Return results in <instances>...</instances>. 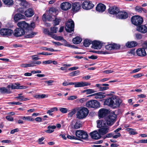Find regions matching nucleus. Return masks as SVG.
<instances>
[{
	"label": "nucleus",
	"instance_id": "1",
	"mask_svg": "<svg viewBox=\"0 0 147 147\" xmlns=\"http://www.w3.org/2000/svg\"><path fill=\"white\" fill-rule=\"evenodd\" d=\"M18 26L20 27L25 32V35L24 37L26 38H31L37 34V32L32 31L35 27L34 22H32L29 24L25 21H21L18 22Z\"/></svg>",
	"mask_w": 147,
	"mask_h": 147
},
{
	"label": "nucleus",
	"instance_id": "2",
	"mask_svg": "<svg viewBox=\"0 0 147 147\" xmlns=\"http://www.w3.org/2000/svg\"><path fill=\"white\" fill-rule=\"evenodd\" d=\"M117 115L114 112L110 113L104 121L106 126H111L114 124L117 118Z\"/></svg>",
	"mask_w": 147,
	"mask_h": 147
},
{
	"label": "nucleus",
	"instance_id": "3",
	"mask_svg": "<svg viewBox=\"0 0 147 147\" xmlns=\"http://www.w3.org/2000/svg\"><path fill=\"white\" fill-rule=\"evenodd\" d=\"M131 20L132 24L136 27L142 24L143 22V18L139 15L132 16Z\"/></svg>",
	"mask_w": 147,
	"mask_h": 147
},
{
	"label": "nucleus",
	"instance_id": "4",
	"mask_svg": "<svg viewBox=\"0 0 147 147\" xmlns=\"http://www.w3.org/2000/svg\"><path fill=\"white\" fill-rule=\"evenodd\" d=\"M89 113V110L86 108L83 107L77 113V118L80 119H82L86 117Z\"/></svg>",
	"mask_w": 147,
	"mask_h": 147
},
{
	"label": "nucleus",
	"instance_id": "5",
	"mask_svg": "<svg viewBox=\"0 0 147 147\" xmlns=\"http://www.w3.org/2000/svg\"><path fill=\"white\" fill-rule=\"evenodd\" d=\"M75 134L76 137L79 139L78 140H81V139L86 140L88 137V135L87 133L82 130H77L76 131Z\"/></svg>",
	"mask_w": 147,
	"mask_h": 147
},
{
	"label": "nucleus",
	"instance_id": "6",
	"mask_svg": "<svg viewBox=\"0 0 147 147\" xmlns=\"http://www.w3.org/2000/svg\"><path fill=\"white\" fill-rule=\"evenodd\" d=\"M86 105L88 108L97 109L100 107V105L99 102L96 100H93L88 101Z\"/></svg>",
	"mask_w": 147,
	"mask_h": 147
},
{
	"label": "nucleus",
	"instance_id": "7",
	"mask_svg": "<svg viewBox=\"0 0 147 147\" xmlns=\"http://www.w3.org/2000/svg\"><path fill=\"white\" fill-rule=\"evenodd\" d=\"M147 42H145L142 45V48H140L138 49L136 51L138 55L144 57L145 56L146 53L145 49H147Z\"/></svg>",
	"mask_w": 147,
	"mask_h": 147
},
{
	"label": "nucleus",
	"instance_id": "8",
	"mask_svg": "<svg viewBox=\"0 0 147 147\" xmlns=\"http://www.w3.org/2000/svg\"><path fill=\"white\" fill-rule=\"evenodd\" d=\"M65 30L67 32L70 33L74 31V23L71 19H69L65 23Z\"/></svg>",
	"mask_w": 147,
	"mask_h": 147
},
{
	"label": "nucleus",
	"instance_id": "9",
	"mask_svg": "<svg viewBox=\"0 0 147 147\" xmlns=\"http://www.w3.org/2000/svg\"><path fill=\"white\" fill-rule=\"evenodd\" d=\"M82 8L86 10H89L92 9L94 6L92 1L88 0L84 1L82 3Z\"/></svg>",
	"mask_w": 147,
	"mask_h": 147
},
{
	"label": "nucleus",
	"instance_id": "10",
	"mask_svg": "<svg viewBox=\"0 0 147 147\" xmlns=\"http://www.w3.org/2000/svg\"><path fill=\"white\" fill-rule=\"evenodd\" d=\"M112 107L115 109L119 107L121 103V100L118 97L112 96Z\"/></svg>",
	"mask_w": 147,
	"mask_h": 147
},
{
	"label": "nucleus",
	"instance_id": "11",
	"mask_svg": "<svg viewBox=\"0 0 147 147\" xmlns=\"http://www.w3.org/2000/svg\"><path fill=\"white\" fill-rule=\"evenodd\" d=\"M82 4L80 2H75L71 4V10L74 12H77L81 9Z\"/></svg>",
	"mask_w": 147,
	"mask_h": 147
},
{
	"label": "nucleus",
	"instance_id": "12",
	"mask_svg": "<svg viewBox=\"0 0 147 147\" xmlns=\"http://www.w3.org/2000/svg\"><path fill=\"white\" fill-rule=\"evenodd\" d=\"M7 88H11V89H24L27 88V87L26 86H20V84L19 83H14L11 84V85H8Z\"/></svg>",
	"mask_w": 147,
	"mask_h": 147
},
{
	"label": "nucleus",
	"instance_id": "13",
	"mask_svg": "<svg viewBox=\"0 0 147 147\" xmlns=\"http://www.w3.org/2000/svg\"><path fill=\"white\" fill-rule=\"evenodd\" d=\"M109 113V110L104 108L100 109L98 112V116L99 119L105 117Z\"/></svg>",
	"mask_w": 147,
	"mask_h": 147
},
{
	"label": "nucleus",
	"instance_id": "14",
	"mask_svg": "<svg viewBox=\"0 0 147 147\" xmlns=\"http://www.w3.org/2000/svg\"><path fill=\"white\" fill-rule=\"evenodd\" d=\"M13 34L14 36L16 37H20L25 35V32L20 28L19 27L16 28L14 31Z\"/></svg>",
	"mask_w": 147,
	"mask_h": 147
},
{
	"label": "nucleus",
	"instance_id": "15",
	"mask_svg": "<svg viewBox=\"0 0 147 147\" xmlns=\"http://www.w3.org/2000/svg\"><path fill=\"white\" fill-rule=\"evenodd\" d=\"M128 17V14L127 12L124 11H119V13L116 16L117 18L121 20H124Z\"/></svg>",
	"mask_w": 147,
	"mask_h": 147
},
{
	"label": "nucleus",
	"instance_id": "16",
	"mask_svg": "<svg viewBox=\"0 0 147 147\" xmlns=\"http://www.w3.org/2000/svg\"><path fill=\"white\" fill-rule=\"evenodd\" d=\"M120 11L119 8L116 6L110 7L108 9V12L109 14L117 16Z\"/></svg>",
	"mask_w": 147,
	"mask_h": 147
},
{
	"label": "nucleus",
	"instance_id": "17",
	"mask_svg": "<svg viewBox=\"0 0 147 147\" xmlns=\"http://www.w3.org/2000/svg\"><path fill=\"white\" fill-rule=\"evenodd\" d=\"M109 84H97L95 85V86L99 89V90L101 91H104L108 89L109 88Z\"/></svg>",
	"mask_w": 147,
	"mask_h": 147
},
{
	"label": "nucleus",
	"instance_id": "18",
	"mask_svg": "<svg viewBox=\"0 0 147 147\" xmlns=\"http://www.w3.org/2000/svg\"><path fill=\"white\" fill-rule=\"evenodd\" d=\"M56 15H48L47 16L46 13H44L42 16V20L43 22H46V21H52L53 20Z\"/></svg>",
	"mask_w": 147,
	"mask_h": 147
},
{
	"label": "nucleus",
	"instance_id": "19",
	"mask_svg": "<svg viewBox=\"0 0 147 147\" xmlns=\"http://www.w3.org/2000/svg\"><path fill=\"white\" fill-rule=\"evenodd\" d=\"M89 135L91 138L93 140H98L101 137V136L96 130L90 133Z\"/></svg>",
	"mask_w": 147,
	"mask_h": 147
},
{
	"label": "nucleus",
	"instance_id": "20",
	"mask_svg": "<svg viewBox=\"0 0 147 147\" xmlns=\"http://www.w3.org/2000/svg\"><path fill=\"white\" fill-rule=\"evenodd\" d=\"M136 30L142 34H145L147 32V27L145 25H140L136 27Z\"/></svg>",
	"mask_w": 147,
	"mask_h": 147
},
{
	"label": "nucleus",
	"instance_id": "21",
	"mask_svg": "<svg viewBox=\"0 0 147 147\" xmlns=\"http://www.w3.org/2000/svg\"><path fill=\"white\" fill-rule=\"evenodd\" d=\"M92 46L94 49H100L102 46V43L99 41L94 40L92 41Z\"/></svg>",
	"mask_w": 147,
	"mask_h": 147
},
{
	"label": "nucleus",
	"instance_id": "22",
	"mask_svg": "<svg viewBox=\"0 0 147 147\" xmlns=\"http://www.w3.org/2000/svg\"><path fill=\"white\" fill-rule=\"evenodd\" d=\"M106 9V6L104 4L99 3H98L96 7V10L100 13H102Z\"/></svg>",
	"mask_w": 147,
	"mask_h": 147
},
{
	"label": "nucleus",
	"instance_id": "23",
	"mask_svg": "<svg viewBox=\"0 0 147 147\" xmlns=\"http://www.w3.org/2000/svg\"><path fill=\"white\" fill-rule=\"evenodd\" d=\"M73 83L74 85H75V87L76 88L83 87L90 85V83L83 82H73Z\"/></svg>",
	"mask_w": 147,
	"mask_h": 147
},
{
	"label": "nucleus",
	"instance_id": "24",
	"mask_svg": "<svg viewBox=\"0 0 147 147\" xmlns=\"http://www.w3.org/2000/svg\"><path fill=\"white\" fill-rule=\"evenodd\" d=\"M71 4L69 3L65 2L61 4V7L62 10L66 11L71 8Z\"/></svg>",
	"mask_w": 147,
	"mask_h": 147
},
{
	"label": "nucleus",
	"instance_id": "25",
	"mask_svg": "<svg viewBox=\"0 0 147 147\" xmlns=\"http://www.w3.org/2000/svg\"><path fill=\"white\" fill-rule=\"evenodd\" d=\"M112 96L107 98L106 99H101L100 100V101L104 100V105H107L109 106L112 107Z\"/></svg>",
	"mask_w": 147,
	"mask_h": 147
},
{
	"label": "nucleus",
	"instance_id": "26",
	"mask_svg": "<svg viewBox=\"0 0 147 147\" xmlns=\"http://www.w3.org/2000/svg\"><path fill=\"white\" fill-rule=\"evenodd\" d=\"M34 13V11L32 8H28L24 12L25 16L28 18L32 17Z\"/></svg>",
	"mask_w": 147,
	"mask_h": 147
},
{
	"label": "nucleus",
	"instance_id": "27",
	"mask_svg": "<svg viewBox=\"0 0 147 147\" xmlns=\"http://www.w3.org/2000/svg\"><path fill=\"white\" fill-rule=\"evenodd\" d=\"M104 92H99L94 94V95H95V98L97 99H102L106 97V94Z\"/></svg>",
	"mask_w": 147,
	"mask_h": 147
},
{
	"label": "nucleus",
	"instance_id": "28",
	"mask_svg": "<svg viewBox=\"0 0 147 147\" xmlns=\"http://www.w3.org/2000/svg\"><path fill=\"white\" fill-rule=\"evenodd\" d=\"M138 45L137 42L135 41H128L125 44V46L128 48H133L136 46Z\"/></svg>",
	"mask_w": 147,
	"mask_h": 147
},
{
	"label": "nucleus",
	"instance_id": "29",
	"mask_svg": "<svg viewBox=\"0 0 147 147\" xmlns=\"http://www.w3.org/2000/svg\"><path fill=\"white\" fill-rule=\"evenodd\" d=\"M0 92L2 94H10L12 93L10 88H7L5 87H0Z\"/></svg>",
	"mask_w": 147,
	"mask_h": 147
},
{
	"label": "nucleus",
	"instance_id": "30",
	"mask_svg": "<svg viewBox=\"0 0 147 147\" xmlns=\"http://www.w3.org/2000/svg\"><path fill=\"white\" fill-rule=\"evenodd\" d=\"M24 17L25 16L22 14L17 13L15 15L13 19L15 22H17L19 20L24 18Z\"/></svg>",
	"mask_w": 147,
	"mask_h": 147
},
{
	"label": "nucleus",
	"instance_id": "31",
	"mask_svg": "<svg viewBox=\"0 0 147 147\" xmlns=\"http://www.w3.org/2000/svg\"><path fill=\"white\" fill-rule=\"evenodd\" d=\"M97 122V127L98 128H101L107 126L104 120H98Z\"/></svg>",
	"mask_w": 147,
	"mask_h": 147
},
{
	"label": "nucleus",
	"instance_id": "32",
	"mask_svg": "<svg viewBox=\"0 0 147 147\" xmlns=\"http://www.w3.org/2000/svg\"><path fill=\"white\" fill-rule=\"evenodd\" d=\"M108 132V129L105 127L100 128L98 129V133L101 136L106 134Z\"/></svg>",
	"mask_w": 147,
	"mask_h": 147
},
{
	"label": "nucleus",
	"instance_id": "33",
	"mask_svg": "<svg viewBox=\"0 0 147 147\" xmlns=\"http://www.w3.org/2000/svg\"><path fill=\"white\" fill-rule=\"evenodd\" d=\"M82 39L79 36H76L73 38L72 40L73 42L75 44H80L82 41Z\"/></svg>",
	"mask_w": 147,
	"mask_h": 147
},
{
	"label": "nucleus",
	"instance_id": "34",
	"mask_svg": "<svg viewBox=\"0 0 147 147\" xmlns=\"http://www.w3.org/2000/svg\"><path fill=\"white\" fill-rule=\"evenodd\" d=\"M126 130L129 132L130 135H134L138 134V133L136 131V129L131 128H127Z\"/></svg>",
	"mask_w": 147,
	"mask_h": 147
},
{
	"label": "nucleus",
	"instance_id": "35",
	"mask_svg": "<svg viewBox=\"0 0 147 147\" xmlns=\"http://www.w3.org/2000/svg\"><path fill=\"white\" fill-rule=\"evenodd\" d=\"M58 110V109L57 107H54L51 108L50 109L47 111V114H49V115L51 116H53V114L52 113L55 111H57Z\"/></svg>",
	"mask_w": 147,
	"mask_h": 147
},
{
	"label": "nucleus",
	"instance_id": "36",
	"mask_svg": "<svg viewBox=\"0 0 147 147\" xmlns=\"http://www.w3.org/2000/svg\"><path fill=\"white\" fill-rule=\"evenodd\" d=\"M92 43V41L88 39H85L83 42V45L86 47H88Z\"/></svg>",
	"mask_w": 147,
	"mask_h": 147
},
{
	"label": "nucleus",
	"instance_id": "37",
	"mask_svg": "<svg viewBox=\"0 0 147 147\" xmlns=\"http://www.w3.org/2000/svg\"><path fill=\"white\" fill-rule=\"evenodd\" d=\"M2 1L5 4L7 5H11L13 4V0H2Z\"/></svg>",
	"mask_w": 147,
	"mask_h": 147
},
{
	"label": "nucleus",
	"instance_id": "38",
	"mask_svg": "<svg viewBox=\"0 0 147 147\" xmlns=\"http://www.w3.org/2000/svg\"><path fill=\"white\" fill-rule=\"evenodd\" d=\"M55 19L53 20V25L54 26H55L57 25H59L60 22L61 21V19H58L56 18V16L55 18Z\"/></svg>",
	"mask_w": 147,
	"mask_h": 147
},
{
	"label": "nucleus",
	"instance_id": "39",
	"mask_svg": "<svg viewBox=\"0 0 147 147\" xmlns=\"http://www.w3.org/2000/svg\"><path fill=\"white\" fill-rule=\"evenodd\" d=\"M22 119L24 120H27L30 121H33L34 119L30 116H23L22 117Z\"/></svg>",
	"mask_w": 147,
	"mask_h": 147
},
{
	"label": "nucleus",
	"instance_id": "40",
	"mask_svg": "<svg viewBox=\"0 0 147 147\" xmlns=\"http://www.w3.org/2000/svg\"><path fill=\"white\" fill-rule=\"evenodd\" d=\"M58 29V28L57 27H55L54 26L51 27L50 28V30L51 31L50 32V33L51 35H52V34L56 33Z\"/></svg>",
	"mask_w": 147,
	"mask_h": 147
},
{
	"label": "nucleus",
	"instance_id": "41",
	"mask_svg": "<svg viewBox=\"0 0 147 147\" xmlns=\"http://www.w3.org/2000/svg\"><path fill=\"white\" fill-rule=\"evenodd\" d=\"M24 96H18L15 97L16 98L19 100L20 101H26L29 100V99L27 98H24Z\"/></svg>",
	"mask_w": 147,
	"mask_h": 147
},
{
	"label": "nucleus",
	"instance_id": "42",
	"mask_svg": "<svg viewBox=\"0 0 147 147\" xmlns=\"http://www.w3.org/2000/svg\"><path fill=\"white\" fill-rule=\"evenodd\" d=\"M31 63L32 67H34L40 65L41 63V62L38 61H33L31 62Z\"/></svg>",
	"mask_w": 147,
	"mask_h": 147
},
{
	"label": "nucleus",
	"instance_id": "43",
	"mask_svg": "<svg viewBox=\"0 0 147 147\" xmlns=\"http://www.w3.org/2000/svg\"><path fill=\"white\" fill-rule=\"evenodd\" d=\"M112 44V49H119L120 48V46L119 45H118L117 44L113 43H111Z\"/></svg>",
	"mask_w": 147,
	"mask_h": 147
},
{
	"label": "nucleus",
	"instance_id": "44",
	"mask_svg": "<svg viewBox=\"0 0 147 147\" xmlns=\"http://www.w3.org/2000/svg\"><path fill=\"white\" fill-rule=\"evenodd\" d=\"M57 11V9L53 7H50L49 9V12L50 13L52 14L53 13H55V15L56 16V13Z\"/></svg>",
	"mask_w": 147,
	"mask_h": 147
},
{
	"label": "nucleus",
	"instance_id": "45",
	"mask_svg": "<svg viewBox=\"0 0 147 147\" xmlns=\"http://www.w3.org/2000/svg\"><path fill=\"white\" fill-rule=\"evenodd\" d=\"M135 10L137 12L141 13L142 11L143 8L141 7H140L137 6H136L134 8Z\"/></svg>",
	"mask_w": 147,
	"mask_h": 147
},
{
	"label": "nucleus",
	"instance_id": "46",
	"mask_svg": "<svg viewBox=\"0 0 147 147\" xmlns=\"http://www.w3.org/2000/svg\"><path fill=\"white\" fill-rule=\"evenodd\" d=\"M7 28H2L0 30V34L3 36H6Z\"/></svg>",
	"mask_w": 147,
	"mask_h": 147
},
{
	"label": "nucleus",
	"instance_id": "47",
	"mask_svg": "<svg viewBox=\"0 0 147 147\" xmlns=\"http://www.w3.org/2000/svg\"><path fill=\"white\" fill-rule=\"evenodd\" d=\"M13 33V30L7 28L6 36H11Z\"/></svg>",
	"mask_w": 147,
	"mask_h": 147
},
{
	"label": "nucleus",
	"instance_id": "48",
	"mask_svg": "<svg viewBox=\"0 0 147 147\" xmlns=\"http://www.w3.org/2000/svg\"><path fill=\"white\" fill-rule=\"evenodd\" d=\"M79 70L75 71L70 73L69 74V76L71 77H73L79 74Z\"/></svg>",
	"mask_w": 147,
	"mask_h": 147
},
{
	"label": "nucleus",
	"instance_id": "49",
	"mask_svg": "<svg viewBox=\"0 0 147 147\" xmlns=\"http://www.w3.org/2000/svg\"><path fill=\"white\" fill-rule=\"evenodd\" d=\"M90 52H92L94 53H96L97 54H107L106 52H104L103 51H90Z\"/></svg>",
	"mask_w": 147,
	"mask_h": 147
},
{
	"label": "nucleus",
	"instance_id": "50",
	"mask_svg": "<svg viewBox=\"0 0 147 147\" xmlns=\"http://www.w3.org/2000/svg\"><path fill=\"white\" fill-rule=\"evenodd\" d=\"M81 124L78 122H76L75 123L74 127L75 129H78L80 128L81 126Z\"/></svg>",
	"mask_w": 147,
	"mask_h": 147
},
{
	"label": "nucleus",
	"instance_id": "51",
	"mask_svg": "<svg viewBox=\"0 0 147 147\" xmlns=\"http://www.w3.org/2000/svg\"><path fill=\"white\" fill-rule=\"evenodd\" d=\"M67 137L68 138L71 140H79V139H78V138H76V137L74 136H73L71 135L70 136L69 135V134H67Z\"/></svg>",
	"mask_w": 147,
	"mask_h": 147
},
{
	"label": "nucleus",
	"instance_id": "52",
	"mask_svg": "<svg viewBox=\"0 0 147 147\" xmlns=\"http://www.w3.org/2000/svg\"><path fill=\"white\" fill-rule=\"evenodd\" d=\"M76 113V111L75 109H73L72 111L69 112L68 114V117H72V116Z\"/></svg>",
	"mask_w": 147,
	"mask_h": 147
},
{
	"label": "nucleus",
	"instance_id": "53",
	"mask_svg": "<svg viewBox=\"0 0 147 147\" xmlns=\"http://www.w3.org/2000/svg\"><path fill=\"white\" fill-rule=\"evenodd\" d=\"M86 90L87 91V92L86 93L87 94H92L97 91H96L92 89H86Z\"/></svg>",
	"mask_w": 147,
	"mask_h": 147
},
{
	"label": "nucleus",
	"instance_id": "54",
	"mask_svg": "<svg viewBox=\"0 0 147 147\" xmlns=\"http://www.w3.org/2000/svg\"><path fill=\"white\" fill-rule=\"evenodd\" d=\"M136 38L137 40H140L142 38V35L140 33H137L135 34Z\"/></svg>",
	"mask_w": 147,
	"mask_h": 147
},
{
	"label": "nucleus",
	"instance_id": "55",
	"mask_svg": "<svg viewBox=\"0 0 147 147\" xmlns=\"http://www.w3.org/2000/svg\"><path fill=\"white\" fill-rule=\"evenodd\" d=\"M112 44L111 43L105 46V48L107 50H112Z\"/></svg>",
	"mask_w": 147,
	"mask_h": 147
},
{
	"label": "nucleus",
	"instance_id": "56",
	"mask_svg": "<svg viewBox=\"0 0 147 147\" xmlns=\"http://www.w3.org/2000/svg\"><path fill=\"white\" fill-rule=\"evenodd\" d=\"M38 54L37 55H34L31 56L32 59L33 60H34L35 61H37V60L39 59L40 58L38 57Z\"/></svg>",
	"mask_w": 147,
	"mask_h": 147
},
{
	"label": "nucleus",
	"instance_id": "57",
	"mask_svg": "<svg viewBox=\"0 0 147 147\" xmlns=\"http://www.w3.org/2000/svg\"><path fill=\"white\" fill-rule=\"evenodd\" d=\"M43 32L44 34H47L49 35H51V34H50V31L48 28H45L43 30Z\"/></svg>",
	"mask_w": 147,
	"mask_h": 147
},
{
	"label": "nucleus",
	"instance_id": "58",
	"mask_svg": "<svg viewBox=\"0 0 147 147\" xmlns=\"http://www.w3.org/2000/svg\"><path fill=\"white\" fill-rule=\"evenodd\" d=\"M5 118L9 121H13V118L11 116H7Z\"/></svg>",
	"mask_w": 147,
	"mask_h": 147
},
{
	"label": "nucleus",
	"instance_id": "59",
	"mask_svg": "<svg viewBox=\"0 0 147 147\" xmlns=\"http://www.w3.org/2000/svg\"><path fill=\"white\" fill-rule=\"evenodd\" d=\"M9 105H20L22 104V103L18 102H9Z\"/></svg>",
	"mask_w": 147,
	"mask_h": 147
},
{
	"label": "nucleus",
	"instance_id": "60",
	"mask_svg": "<svg viewBox=\"0 0 147 147\" xmlns=\"http://www.w3.org/2000/svg\"><path fill=\"white\" fill-rule=\"evenodd\" d=\"M60 111L63 113H65L67 112V108H61L60 109Z\"/></svg>",
	"mask_w": 147,
	"mask_h": 147
},
{
	"label": "nucleus",
	"instance_id": "61",
	"mask_svg": "<svg viewBox=\"0 0 147 147\" xmlns=\"http://www.w3.org/2000/svg\"><path fill=\"white\" fill-rule=\"evenodd\" d=\"M46 94H42L41 95H38L36 96V98H44L45 97Z\"/></svg>",
	"mask_w": 147,
	"mask_h": 147
},
{
	"label": "nucleus",
	"instance_id": "62",
	"mask_svg": "<svg viewBox=\"0 0 147 147\" xmlns=\"http://www.w3.org/2000/svg\"><path fill=\"white\" fill-rule=\"evenodd\" d=\"M73 82H71L69 83H67L66 81L64 82L63 83V85L64 86H66L68 85H74Z\"/></svg>",
	"mask_w": 147,
	"mask_h": 147
},
{
	"label": "nucleus",
	"instance_id": "63",
	"mask_svg": "<svg viewBox=\"0 0 147 147\" xmlns=\"http://www.w3.org/2000/svg\"><path fill=\"white\" fill-rule=\"evenodd\" d=\"M19 129L18 128H16L14 129H12L10 131V134H14L15 132L19 131Z\"/></svg>",
	"mask_w": 147,
	"mask_h": 147
},
{
	"label": "nucleus",
	"instance_id": "64",
	"mask_svg": "<svg viewBox=\"0 0 147 147\" xmlns=\"http://www.w3.org/2000/svg\"><path fill=\"white\" fill-rule=\"evenodd\" d=\"M77 98V96H72L69 97L68 98V100H72Z\"/></svg>",
	"mask_w": 147,
	"mask_h": 147
}]
</instances>
